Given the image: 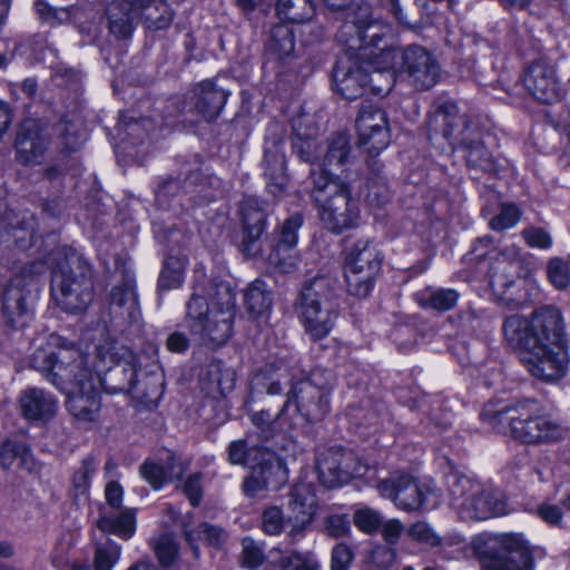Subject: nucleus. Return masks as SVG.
I'll list each match as a JSON object with an SVG mask.
<instances>
[{
    "label": "nucleus",
    "mask_w": 570,
    "mask_h": 570,
    "mask_svg": "<svg viewBox=\"0 0 570 570\" xmlns=\"http://www.w3.org/2000/svg\"><path fill=\"white\" fill-rule=\"evenodd\" d=\"M507 343L519 352L529 373L544 382L562 379L569 366V340L563 314L556 305L535 307L529 316H508Z\"/></svg>",
    "instance_id": "nucleus-1"
},
{
    "label": "nucleus",
    "mask_w": 570,
    "mask_h": 570,
    "mask_svg": "<svg viewBox=\"0 0 570 570\" xmlns=\"http://www.w3.org/2000/svg\"><path fill=\"white\" fill-rule=\"evenodd\" d=\"M344 21L336 35L348 50H358V57L376 68L391 66L395 57L389 30L372 19L367 2L353 3L345 9Z\"/></svg>",
    "instance_id": "nucleus-2"
},
{
    "label": "nucleus",
    "mask_w": 570,
    "mask_h": 570,
    "mask_svg": "<svg viewBox=\"0 0 570 570\" xmlns=\"http://www.w3.org/2000/svg\"><path fill=\"white\" fill-rule=\"evenodd\" d=\"M186 323L191 334L203 343L222 345L232 335L236 314L235 293L226 283H219L210 297V303L195 292L186 304Z\"/></svg>",
    "instance_id": "nucleus-3"
},
{
    "label": "nucleus",
    "mask_w": 570,
    "mask_h": 570,
    "mask_svg": "<svg viewBox=\"0 0 570 570\" xmlns=\"http://www.w3.org/2000/svg\"><path fill=\"white\" fill-rule=\"evenodd\" d=\"M95 283L91 265L72 253L52 272L51 296L57 306L69 314L85 312L94 301Z\"/></svg>",
    "instance_id": "nucleus-4"
},
{
    "label": "nucleus",
    "mask_w": 570,
    "mask_h": 570,
    "mask_svg": "<svg viewBox=\"0 0 570 570\" xmlns=\"http://www.w3.org/2000/svg\"><path fill=\"white\" fill-rule=\"evenodd\" d=\"M334 289L330 278L315 277L302 287L296 298L298 318L314 342L325 338L334 327L337 317L333 303Z\"/></svg>",
    "instance_id": "nucleus-5"
},
{
    "label": "nucleus",
    "mask_w": 570,
    "mask_h": 570,
    "mask_svg": "<svg viewBox=\"0 0 570 570\" xmlns=\"http://www.w3.org/2000/svg\"><path fill=\"white\" fill-rule=\"evenodd\" d=\"M524 407L488 403L481 413L483 421L491 424L508 423L514 438L524 443H551L563 440L568 429L549 415L530 416Z\"/></svg>",
    "instance_id": "nucleus-6"
},
{
    "label": "nucleus",
    "mask_w": 570,
    "mask_h": 570,
    "mask_svg": "<svg viewBox=\"0 0 570 570\" xmlns=\"http://www.w3.org/2000/svg\"><path fill=\"white\" fill-rule=\"evenodd\" d=\"M313 185L312 197L318 207L320 219L328 230L340 234L356 226L358 208L345 183L322 174L315 176Z\"/></svg>",
    "instance_id": "nucleus-7"
},
{
    "label": "nucleus",
    "mask_w": 570,
    "mask_h": 570,
    "mask_svg": "<svg viewBox=\"0 0 570 570\" xmlns=\"http://www.w3.org/2000/svg\"><path fill=\"white\" fill-rule=\"evenodd\" d=\"M366 67H374L375 69L383 70L384 68H376L374 63L361 59L358 50L352 51L346 48L345 53L340 57L333 68V81L336 91L342 98L354 100L362 97L370 87L371 92L377 96L387 95L393 88L392 75L387 73L384 86L375 83V78H381L383 75L375 71L370 76ZM385 69H389L386 67Z\"/></svg>",
    "instance_id": "nucleus-8"
},
{
    "label": "nucleus",
    "mask_w": 570,
    "mask_h": 570,
    "mask_svg": "<svg viewBox=\"0 0 570 570\" xmlns=\"http://www.w3.org/2000/svg\"><path fill=\"white\" fill-rule=\"evenodd\" d=\"M474 549L482 558L483 570H533L534 560L522 534L480 537Z\"/></svg>",
    "instance_id": "nucleus-9"
},
{
    "label": "nucleus",
    "mask_w": 570,
    "mask_h": 570,
    "mask_svg": "<svg viewBox=\"0 0 570 570\" xmlns=\"http://www.w3.org/2000/svg\"><path fill=\"white\" fill-rule=\"evenodd\" d=\"M59 375L67 376L62 382L55 381V386L67 394L66 407L78 422H94L99 414L101 402L94 373L88 362L82 366L63 368Z\"/></svg>",
    "instance_id": "nucleus-10"
},
{
    "label": "nucleus",
    "mask_w": 570,
    "mask_h": 570,
    "mask_svg": "<svg viewBox=\"0 0 570 570\" xmlns=\"http://www.w3.org/2000/svg\"><path fill=\"white\" fill-rule=\"evenodd\" d=\"M519 262L497 261L490 272V287L495 302L509 309L533 303L539 296L538 286L518 277Z\"/></svg>",
    "instance_id": "nucleus-11"
},
{
    "label": "nucleus",
    "mask_w": 570,
    "mask_h": 570,
    "mask_svg": "<svg viewBox=\"0 0 570 570\" xmlns=\"http://www.w3.org/2000/svg\"><path fill=\"white\" fill-rule=\"evenodd\" d=\"M426 126L430 140L441 136L452 148L481 130L478 122L465 112H461L453 101L440 104L430 116Z\"/></svg>",
    "instance_id": "nucleus-12"
},
{
    "label": "nucleus",
    "mask_w": 570,
    "mask_h": 570,
    "mask_svg": "<svg viewBox=\"0 0 570 570\" xmlns=\"http://www.w3.org/2000/svg\"><path fill=\"white\" fill-rule=\"evenodd\" d=\"M36 279L23 273L13 276L6 286L2 295L1 314L3 323L11 330L27 327L33 318L32 288Z\"/></svg>",
    "instance_id": "nucleus-13"
},
{
    "label": "nucleus",
    "mask_w": 570,
    "mask_h": 570,
    "mask_svg": "<svg viewBox=\"0 0 570 570\" xmlns=\"http://www.w3.org/2000/svg\"><path fill=\"white\" fill-rule=\"evenodd\" d=\"M330 394L331 386L317 385L315 374L297 382L286 394V400H291V406L294 405L295 416H292L305 423L322 421L330 412Z\"/></svg>",
    "instance_id": "nucleus-14"
},
{
    "label": "nucleus",
    "mask_w": 570,
    "mask_h": 570,
    "mask_svg": "<svg viewBox=\"0 0 570 570\" xmlns=\"http://www.w3.org/2000/svg\"><path fill=\"white\" fill-rule=\"evenodd\" d=\"M400 73L419 91L433 88L442 69L435 55L420 45H410L401 53Z\"/></svg>",
    "instance_id": "nucleus-15"
},
{
    "label": "nucleus",
    "mask_w": 570,
    "mask_h": 570,
    "mask_svg": "<svg viewBox=\"0 0 570 570\" xmlns=\"http://www.w3.org/2000/svg\"><path fill=\"white\" fill-rule=\"evenodd\" d=\"M317 498L312 483L298 482L289 492L286 539L289 544L303 540L311 529L317 510Z\"/></svg>",
    "instance_id": "nucleus-16"
},
{
    "label": "nucleus",
    "mask_w": 570,
    "mask_h": 570,
    "mask_svg": "<svg viewBox=\"0 0 570 570\" xmlns=\"http://www.w3.org/2000/svg\"><path fill=\"white\" fill-rule=\"evenodd\" d=\"M316 469L320 481L327 488L338 487L353 476H361L364 472L355 455L342 446L320 451Z\"/></svg>",
    "instance_id": "nucleus-17"
},
{
    "label": "nucleus",
    "mask_w": 570,
    "mask_h": 570,
    "mask_svg": "<svg viewBox=\"0 0 570 570\" xmlns=\"http://www.w3.org/2000/svg\"><path fill=\"white\" fill-rule=\"evenodd\" d=\"M376 489L381 497L391 500L399 509L416 511L424 507L432 490L419 484L410 474L393 473L381 480Z\"/></svg>",
    "instance_id": "nucleus-18"
},
{
    "label": "nucleus",
    "mask_w": 570,
    "mask_h": 570,
    "mask_svg": "<svg viewBox=\"0 0 570 570\" xmlns=\"http://www.w3.org/2000/svg\"><path fill=\"white\" fill-rule=\"evenodd\" d=\"M523 85L538 101L553 104L563 96L557 67L548 58L531 61L523 72Z\"/></svg>",
    "instance_id": "nucleus-19"
},
{
    "label": "nucleus",
    "mask_w": 570,
    "mask_h": 570,
    "mask_svg": "<svg viewBox=\"0 0 570 570\" xmlns=\"http://www.w3.org/2000/svg\"><path fill=\"white\" fill-rule=\"evenodd\" d=\"M220 186V180L216 176H204L198 170H189L185 173L184 185H181L180 177H169L165 179L156 190V200L159 206L164 208L170 207V199L179 196L181 191L196 193L205 200H214L216 194L208 189H217Z\"/></svg>",
    "instance_id": "nucleus-20"
},
{
    "label": "nucleus",
    "mask_w": 570,
    "mask_h": 570,
    "mask_svg": "<svg viewBox=\"0 0 570 570\" xmlns=\"http://www.w3.org/2000/svg\"><path fill=\"white\" fill-rule=\"evenodd\" d=\"M239 214L242 220L240 250L248 257H256L262 253V236L266 229L267 214L258 198L246 197L240 202Z\"/></svg>",
    "instance_id": "nucleus-21"
},
{
    "label": "nucleus",
    "mask_w": 570,
    "mask_h": 570,
    "mask_svg": "<svg viewBox=\"0 0 570 570\" xmlns=\"http://www.w3.org/2000/svg\"><path fill=\"white\" fill-rule=\"evenodd\" d=\"M360 146L377 155L390 144V128L385 111L376 106H364L356 118Z\"/></svg>",
    "instance_id": "nucleus-22"
},
{
    "label": "nucleus",
    "mask_w": 570,
    "mask_h": 570,
    "mask_svg": "<svg viewBox=\"0 0 570 570\" xmlns=\"http://www.w3.org/2000/svg\"><path fill=\"white\" fill-rule=\"evenodd\" d=\"M88 356L83 355L77 348L61 350L53 353L47 348H38L30 357V366L40 372L43 377L55 385V381L62 382L67 376L59 375L63 368H72L73 366H82L87 363Z\"/></svg>",
    "instance_id": "nucleus-23"
},
{
    "label": "nucleus",
    "mask_w": 570,
    "mask_h": 570,
    "mask_svg": "<svg viewBox=\"0 0 570 570\" xmlns=\"http://www.w3.org/2000/svg\"><path fill=\"white\" fill-rule=\"evenodd\" d=\"M18 160L23 165H38L45 158L49 135L37 119H24L16 137Z\"/></svg>",
    "instance_id": "nucleus-24"
},
{
    "label": "nucleus",
    "mask_w": 570,
    "mask_h": 570,
    "mask_svg": "<svg viewBox=\"0 0 570 570\" xmlns=\"http://www.w3.org/2000/svg\"><path fill=\"white\" fill-rule=\"evenodd\" d=\"M264 175L267 179V189L275 197L285 193L287 187L286 159L282 137H267L264 145L262 161Z\"/></svg>",
    "instance_id": "nucleus-25"
},
{
    "label": "nucleus",
    "mask_w": 570,
    "mask_h": 570,
    "mask_svg": "<svg viewBox=\"0 0 570 570\" xmlns=\"http://www.w3.org/2000/svg\"><path fill=\"white\" fill-rule=\"evenodd\" d=\"M58 400L50 392L40 387H27L18 397L21 416L32 423H46L55 417L58 411Z\"/></svg>",
    "instance_id": "nucleus-26"
},
{
    "label": "nucleus",
    "mask_w": 570,
    "mask_h": 570,
    "mask_svg": "<svg viewBox=\"0 0 570 570\" xmlns=\"http://www.w3.org/2000/svg\"><path fill=\"white\" fill-rule=\"evenodd\" d=\"M36 232V217L29 210L9 209L0 219V238L3 243L12 242L18 248L32 246Z\"/></svg>",
    "instance_id": "nucleus-27"
},
{
    "label": "nucleus",
    "mask_w": 570,
    "mask_h": 570,
    "mask_svg": "<svg viewBox=\"0 0 570 570\" xmlns=\"http://www.w3.org/2000/svg\"><path fill=\"white\" fill-rule=\"evenodd\" d=\"M228 96L229 92L218 87L213 80H204L195 86L188 111L210 122L220 115Z\"/></svg>",
    "instance_id": "nucleus-28"
},
{
    "label": "nucleus",
    "mask_w": 570,
    "mask_h": 570,
    "mask_svg": "<svg viewBox=\"0 0 570 570\" xmlns=\"http://www.w3.org/2000/svg\"><path fill=\"white\" fill-rule=\"evenodd\" d=\"M507 513V503L501 492L478 489L470 499L460 503V514L463 519L487 520Z\"/></svg>",
    "instance_id": "nucleus-29"
},
{
    "label": "nucleus",
    "mask_w": 570,
    "mask_h": 570,
    "mask_svg": "<svg viewBox=\"0 0 570 570\" xmlns=\"http://www.w3.org/2000/svg\"><path fill=\"white\" fill-rule=\"evenodd\" d=\"M289 409L291 400H285L279 410L274 413L268 409L249 412L250 422L263 442L272 440L283 430L284 425L294 426L297 424V422H294Z\"/></svg>",
    "instance_id": "nucleus-30"
},
{
    "label": "nucleus",
    "mask_w": 570,
    "mask_h": 570,
    "mask_svg": "<svg viewBox=\"0 0 570 570\" xmlns=\"http://www.w3.org/2000/svg\"><path fill=\"white\" fill-rule=\"evenodd\" d=\"M235 372L219 360H213L205 367L200 383L203 390L213 397L224 396L235 386Z\"/></svg>",
    "instance_id": "nucleus-31"
},
{
    "label": "nucleus",
    "mask_w": 570,
    "mask_h": 570,
    "mask_svg": "<svg viewBox=\"0 0 570 570\" xmlns=\"http://www.w3.org/2000/svg\"><path fill=\"white\" fill-rule=\"evenodd\" d=\"M252 470L266 481L271 490H278L287 481V470L274 451L264 448Z\"/></svg>",
    "instance_id": "nucleus-32"
},
{
    "label": "nucleus",
    "mask_w": 570,
    "mask_h": 570,
    "mask_svg": "<svg viewBox=\"0 0 570 570\" xmlns=\"http://www.w3.org/2000/svg\"><path fill=\"white\" fill-rule=\"evenodd\" d=\"M135 16L148 30L159 31L171 24L175 11L166 0H148Z\"/></svg>",
    "instance_id": "nucleus-33"
},
{
    "label": "nucleus",
    "mask_w": 570,
    "mask_h": 570,
    "mask_svg": "<svg viewBox=\"0 0 570 570\" xmlns=\"http://www.w3.org/2000/svg\"><path fill=\"white\" fill-rule=\"evenodd\" d=\"M98 381L109 394L130 393L137 385V370L130 363L117 364Z\"/></svg>",
    "instance_id": "nucleus-34"
},
{
    "label": "nucleus",
    "mask_w": 570,
    "mask_h": 570,
    "mask_svg": "<svg viewBox=\"0 0 570 570\" xmlns=\"http://www.w3.org/2000/svg\"><path fill=\"white\" fill-rule=\"evenodd\" d=\"M351 146L347 135L337 134L334 136L330 142L324 157L323 168L320 171L313 170L311 173L312 179L314 180L315 176L326 175L328 178H334L338 176L336 171L333 170V167L341 168L346 163L350 161Z\"/></svg>",
    "instance_id": "nucleus-35"
},
{
    "label": "nucleus",
    "mask_w": 570,
    "mask_h": 570,
    "mask_svg": "<svg viewBox=\"0 0 570 570\" xmlns=\"http://www.w3.org/2000/svg\"><path fill=\"white\" fill-rule=\"evenodd\" d=\"M383 257L379 248L371 242H357L346 258L345 266L377 275Z\"/></svg>",
    "instance_id": "nucleus-36"
},
{
    "label": "nucleus",
    "mask_w": 570,
    "mask_h": 570,
    "mask_svg": "<svg viewBox=\"0 0 570 570\" xmlns=\"http://www.w3.org/2000/svg\"><path fill=\"white\" fill-rule=\"evenodd\" d=\"M110 306L117 309L116 313L131 321H136L139 317L138 297L132 278H126L121 284L116 285L111 289Z\"/></svg>",
    "instance_id": "nucleus-37"
},
{
    "label": "nucleus",
    "mask_w": 570,
    "mask_h": 570,
    "mask_svg": "<svg viewBox=\"0 0 570 570\" xmlns=\"http://www.w3.org/2000/svg\"><path fill=\"white\" fill-rule=\"evenodd\" d=\"M453 149L463 151L465 163L470 168L480 169L482 171H491L494 169L492 155L482 141L481 130L470 139H466V141L460 142Z\"/></svg>",
    "instance_id": "nucleus-38"
},
{
    "label": "nucleus",
    "mask_w": 570,
    "mask_h": 570,
    "mask_svg": "<svg viewBox=\"0 0 570 570\" xmlns=\"http://www.w3.org/2000/svg\"><path fill=\"white\" fill-rule=\"evenodd\" d=\"M106 17L108 20V29L117 39H126L134 31L135 13L127 4L112 0L106 7Z\"/></svg>",
    "instance_id": "nucleus-39"
},
{
    "label": "nucleus",
    "mask_w": 570,
    "mask_h": 570,
    "mask_svg": "<svg viewBox=\"0 0 570 570\" xmlns=\"http://www.w3.org/2000/svg\"><path fill=\"white\" fill-rule=\"evenodd\" d=\"M96 524L105 533L116 534L128 540L136 531V510L127 508L118 514H102Z\"/></svg>",
    "instance_id": "nucleus-40"
},
{
    "label": "nucleus",
    "mask_w": 570,
    "mask_h": 570,
    "mask_svg": "<svg viewBox=\"0 0 570 570\" xmlns=\"http://www.w3.org/2000/svg\"><path fill=\"white\" fill-rule=\"evenodd\" d=\"M294 48V35L288 26L277 24L272 28L265 45V53L269 59L282 60L291 56Z\"/></svg>",
    "instance_id": "nucleus-41"
},
{
    "label": "nucleus",
    "mask_w": 570,
    "mask_h": 570,
    "mask_svg": "<svg viewBox=\"0 0 570 570\" xmlns=\"http://www.w3.org/2000/svg\"><path fill=\"white\" fill-rule=\"evenodd\" d=\"M370 177L366 181L365 200L374 207H382L391 199V191L384 176L381 175V165L377 160L368 163Z\"/></svg>",
    "instance_id": "nucleus-42"
},
{
    "label": "nucleus",
    "mask_w": 570,
    "mask_h": 570,
    "mask_svg": "<svg viewBox=\"0 0 570 570\" xmlns=\"http://www.w3.org/2000/svg\"><path fill=\"white\" fill-rule=\"evenodd\" d=\"M265 446L254 443L253 435L246 434L244 439L232 441L227 446L228 462L234 465L247 466L258 460Z\"/></svg>",
    "instance_id": "nucleus-43"
},
{
    "label": "nucleus",
    "mask_w": 570,
    "mask_h": 570,
    "mask_svg": "<svg viewBox=\"0 0 570 570\" xmlns=\"http://www.w3.org/2000/svg\"><path fill=\"white\" fill-rule=\"evenodd\" d=\"M121 547L108 540L95 549L94 563L73 562L71 570H111L120 558Z\"/></svg>",
    "instance_id": "nucleus-44"
},
{
    "label": "nucleus",
    "mask_w": 570,
    "mask_h": 570,
    "mask_svg": "<svg viewBox=\"0 0 570 570\" xmlns=\"http://www.w3.org/2000/svg\"><path fill=\"white\" fill-rule=\"evenodd\" d=\"M180 525L184 529L185 540L190 544L195 558L199 556V548L196 541L199 539L200 534H203L207 543L213 547L223 546L227 539L224 529L207 522L200 523L197 530L188 529V524L184 520L180 522Z\"/></svg>",
    "instance_id": "nucleus-45"
},
{
    "label": "nucleus",
    "mask_w": 570,
    "mask_h": 570,
    "mask_svg": "<svg viewBox=\"0 0 570 570\" xmlns=\"http://www.w3.org/2000/svg\"><path fill=\"white\" fill-rule=\"evenodd\" d=\"M459 297L452 288H426L416 294V302L424 308L446 312L456 305Z\"/></svg>",
    "instance_id": "nucleus-46"
},
{
    "label": "nucleus",
    "mask_w": 570,
    "mask_h": 570,
    "mask_svg": "<svg viewBox=\"0 0 570 570\" xmlns=\"http://www.w3.org/2000/svg\"><path fill=\"white\" fill-rule=\"evenodd\" d=\"M245 305L249 313L262 315L273 303V293L264 281L255 279L244 294Z\"/></svg>",
    "instance_id": "nucleus-47"
},
{
    "label": "nucleus",
    "mask_w": 570,
    "mask_h": 570,
    "mask_svg": "<svg viewBox=\"0 0 570 570\" xmlns=\"http://www.w3.org/2000/svg\"><path fill=\"white\" fill-rule=\"evenodd\" d=\"M276 11L282 20L304 23L312 19L314 7L311 0H277Z\"/></svg>",
    "instance_id": "nucleus-48"
},
{
    "label": "nucleus",
    "mask_w": 570,
    "mask_h": 570,
    "mask_svg": "<svg viewBox=\"0 0 570 570\" xmlns=\"http://www.w3.org/2000/svg\"><path fill=\"white\" fill-rule=\"evenodd\" d=\"M476 482L459 471H451L445 475V485L452 503L460 509V503L473 495L478 489Z\"/></svg>",
    "instance_id": "nucleus-49"
},
{
    "label": "nucleus",
    "mask_w": 570,
    "mask_h": 570,
    "mask_svg": "<svg viewBox=\"0 0 570 570\" xmlns=\"http://www.w3.org/2000/svg\"><path fill=\"white\" fill-rule=\"evenodd\" d=\"M57 132L63 147L70 151L80 148L87 139V134L80 119H62L57 125Z\"/></svg>",
    "instance_id": "nucleus-50"
},
{
    "label": "nucleus",
    "mask_w": 570,
    "mask_h": 570,
    "mask_svg": "<svg viewBox=\"0 0 570 570\" xmlns=\"http://www.w3.org/2000/svg\"><path fill=\"white\" fill-rule=\"evenodd\" d=\"M304 217L301 213H294L289 215L279 226L277 239L275 244V250L292 249L297 245L298 230L303 226Z\"/></svg>",
    "instance_id": "nucleus-51"
},
{
    "label": "nucleus",
    "mask_w": 570,
    "mask_h": 570,
    "mask_svg": "<svg viewBox=\"0 0 570 570\" xmlns=\"http://www.w3.org/2000/svg\"><path fill=\"white\" fill-rule=\"evenodd\" d=\"M17 460L22 468L28 470L31 469L29 464L31 462V454L29 449L22 443L12 442L9 440L4 441L0 445V469L4 471L11 469L12 464Z\"/></svg>",
    "instance_id": "nucleus-52"
},
{
    "label": "nucleus",
    "mask_w": 570,
    "mask_h": 570,
    "mask_svg": "<svg viewBox=\"0 0 570 570\" xmlns=\"http://www.w3.org/2000/svg\"><path fill=\"white\" fill-rule=\"evenodd\" d=\"M376 275L362 272L361 269L345 266V281L347 292L356 297L365 298L374 286Z\"/></svg>",
    "instance_id": "nucleus-53"
},
{
    "label": "nucleus",
    "mask_w": 570,
    "mask_h": 570,
    "mask_svg": "<svg viewBox=\"0 0 570 570\" xmlns=\"http://www.w3.org/2000/svg\"><path fill=\"white\" fill-rule=\"evenodd\" d=\"M281 570H321V564L312 552L285 551L277 561Z\"/></svg>",
    "instance_id": "nucleus-54"
},
{
    "label": "nucleus",
    "mask_w": 570,
    "mask_h": 570,
    "mask_svg": "<svg viewBox=\"0 0 570 570\" xmlns=\"http://www.w3.org/2000/svg\"><path fill=\"white\" fill-rule=\"evenodd\" d=\"M98 462L92 454H87L73 470L71 483L78 495L88 493L90 482L97 472Z\"/></svg>",
    "instance_id": "nucleus-55"
},
{
    "label": "nucleus",
    "mask_w": 570,
    "mask_h": 570,
    "mask_svg": "<svg viewBox=\"0 0 570 570\" xmlns=\"http://www.w3.org/2000/svg\"><path fill=\"white\" fill-rule=\"evenodd\" d=\"M184 278V266L179 258L168 256L158 278V291L177 288L181 285Z\"/></svg>",
    "instance_id": "nucleus-56"
},
{
    "label": "nucleus",
    "mask_w": 570,
    "mask_h": 570,
    "mask_svg": "<svg viewBox=\"0 0 570 570\" xmlns=\"http://www.w3.org/2000/svg\"><path fill=\"white\" fill-rule=\"evenodd\" d=\"M547 276L554 288L567 289L570 285V261L562 257L550 258L547 263Z\"/></svg>",
    "instance_id": "nucleus-57"
},
{
    "label": "nucleus",
    "mask_w": 570,
    "mask_h": 570,
    "mask_svg": "<svg viewBox=\"0 0 570 570\" xmlns=\"http://www.w3.org/2000/svg\"><path fill=\"white\" fill-rule=\"evenodd\" d=\"M406 533L413 541L428 548L440 547L443 542L441 535L425 521L414 522Z\"/></svg>",
    "instance_id": "nucleus-58"
},
{
    "label": "nucleus",
    "mask_w": 570,
    "mask_h": 570,
    "mask_svg": "<svg viewBox=\"0 0 570 570\" xmlns=\"http://www.w3.org/2000/svg\"><path fill=\"white\" fill-rule=\"evenodd\" d=\"M421 423L423 433L428 435L439 434L452 424V413L449 411L443 412L441 404L438 402L431 409L430 415L422 420Z\"/></svg>",
    "instance_id": "nucleus-59"
},
{
    "label": "nucleus",
    "mask_w": 570,
    "mask_h": 570,
    "mask_svg": "<svg viewBox=\"0 0 570 570\" xmlns=\"http://www.w3.org/2000/svg\"><path fill=\"white\" fill-rule=\"evenodd\" d=\"M262 531L267 535H279L287 524V518L277 505L266 507L261 515Z\"/></svg>",
    "instance_id": "nucleus-60"
},
{
    "label": "nucleus",
    "mask_w": 570,
    "mask_h": 570,
    "mask_svg": "<svg viewBox=\"0 0 570 570\" xmlns=\"http://www.w3.org/2000/svg\"><path fill=\"white\" fill-rule=\"evenodd\" d=\"M353 522L360 531L373 534L381 528L382 517L371 508H361L354 512Z\"/></svg>",
    "instance_id": "nucleus-61"
},
{
    "label": "nucleus",
    "mask_w": 570,
    "mask_h": 570,
    "mask_svg": "<svg viewBox=\"0 0 570 570\" xmlns=\"http://www.w3.org/2000/svg\"><path fill=\"white\" fill-rule=\"evenodd\" d=\"M159 563L164 567L171 566L178 556V544L168 534H163L153 544Z\"/></svg>",
    "instance_id": "nucleus-62"
},
{
    "label": "nucleus",
    "mask_w": 570,
    "mask_h": 570,
    "mask_svg": "<svg viewBox=\"0 0 570 570\" xmlns=\"http://www.w3.org/2000/svg\"><path fill=\"white\" fill-rule=\"evenodd\" d=\"M292 148L302 161L313 163L317 158V141L309 136L295 132L292 138Z\"/></svg>",
    "instance_id": "nucleus-63"
},
{
    "label": "nucleus",
    "mask_w": 570,
    "mask_h": 570,
    "mask_svg": "<svg viewBox=\"0 0 570 570\" xmlns=\"http://www.w3.org/2000/svg\"><path fill=\"white\" fill-rule=\"evenodd\" d=\"M354 558L355 552L351 544L336 543L331 552V570H350Z\"/></svg>",
    "instance_id": "nucleus-64"
}]
</instances>
